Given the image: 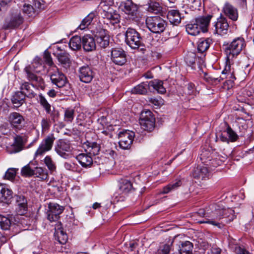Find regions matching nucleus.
Here are the masks:
<instances>
[{
  "label": "nucleus",
  "instance_id": "12",
  "mask_svg": "<svg viewBox=\"0 0 254 254\" xmlns=\"http://www.w3.org/2000/svg\"><path fill=\"white\" fill-rule=\"evenodd\" d=\"M50 79L53 84L58 88H62L68 85L67 79L65 75L58 69L50 73Z\"/></svg>",
  "mask_w": 254,
  "mask_h": 254
},
{
  "label": "nucleus",
  "instance_id": "50",
  "mask_svg": "<svg viewBox=\"0 0 254 254\" xmlns=\"http://www.w3.org/2000/svg\"><path fill=\"white\" fill-rule=\"evenodd\" d=\"M223 218L226 219V222L229 223L235 218L234 211L231 208L223 209Z\"/></svg>",
  "mask_w": 254,
  "mask_h": 254
},
{
  "label": "nucleus",
  "instance_id": "46",
  "mask_svg": "<svg viewBox=\"0 0 254 254\" xmlns=\"http://www.w3.org/2000/svg\"><path fill=\"white\" fill-rule=\"evenodd\" d=\"M26 67H30L35 72H39L43 69L42 60L38 57L35 58L31 65Z\"/></svg>",
  "mask_w": 254,
  "mask_h": 254
},
{
  "label": "nucleus",
  "instance_id": "32",
  "mask_svg": "<svg viewBox=\"0 0 254 254\" xmlns=\"http://www.w3.org/2000/svg\"><path fill=\"white\" fill-rule=\"evenodd\" d=\"M224 127L226 128L225 130L226 132L228 138L224 137L223 136V141H227L228 143L229 141L231 142H235L238 139V135L237 133L232 129L227 122H224Z\"/></svg>",
  "mask_w": 254,
  "mask_h": 254
},
{
  "label": "nucleus",
  "instance_id": "26",
  "mask_svg": "<svg viewBox=\"0 0 254 254\" xmlns=\"http://www.w3.org/2000/svg\"><path fill=\"white\" fill-rule=\"evenodd\" d=\"M103 17L109 21L112 25L118 24L120 22V15L115 11H103Z\"/></svg>",
  "mask_w": 254,
  "mask_h": 254
},
{
  "label": "nucleus",
  "instance_id": "63",
  "mask_svg": "<svg viewBox=\"0 0 254 254\" xmlns=\"http://www.w3.org/2000/svg\"><path fill=\"white\" fill-rule=\"evenodd\" d=\"M222 163V162L220 158H212L208 166L217 167L219 166H220Z\"/></svg>",
  "mask_w": 254,
  "mask_h": 254
},
{
  "label": "nucleus",
  "instance_id": "45",
  "mask_svg": "<svg viewBox=\"0 0 254 254\" xmlns=\"http://www.w3.org/2000/svg\"><path fill=\"white\" fill-rule=\"evenodd\" d=\"M33 176L39 178L42 180H46L48 179V173L45 168L35 167L34 169Z\"/></svg>",
  "mask_w": 254,
  "mask_h": 254
},
{
  "label": "nucleus",
  "instance_id": "20",
  "mask_svg": "<svg viewBox=\"0 0 254 254\" xmlns=\"http://www.w3.org/2000/svg\"><path fill=\"white\" fill-rule=\"evenodd\" d=\"M82 45L86 52L92 51L96 48L94 39L90 35H85L82 37Z\"/></svg>",
  "mask_w": 254,
  "mask_h": 254
},
{
  "label": "nucleus",
  "instance_id": "9",
  "mask_svg": "<svg viewBox=\"0 0 254 254\" xmlns=\"http://www.w3.org/2000/svg\"><path fill=\"white\" fill-rule=\"evenodd\" d=\"M119 144L123 149L126 150L130 148L134 137V133L129 130L120 131L118 134Z\"/></svg>",
  "mask_w": 254,
  "mask_h": 254
},
{
  "label": "nucleus",
  "instance_id": "21",
  "mask_svg": "<svg viewBox=\"0 0 254 254\" xmlns=\"http://www.w3.org/2000/svg\"><path fill=\"white\" fill-rule=\"evenodd\" d=\"M212 15H207V16H200L196 18L194 20L199 27L200 28L201 31L206 32L208 30V27Z\"/></svg>",
  "mask_w": 254,
  "mask_h": 254
},
{
  "label": "nucleus",
  "instance_id": "30",
  "mask_svg": "<svg viewBox=\"0 0 254 254\" xmlns=\"http://www.w3.org/2000/svg\"><path fill=\"white\" fill-rule=\"evenodd\" d=\"M85 150L89 155L95 156L100 151L99 145L95 142L87 141L84 144Z\"/></svg>",
  "mask_w": 254,
  "mask_h": 254
},
{
  "label": "nucleus",
  "instance_id": "57",
  "mask_svg": "<svg viewBox=\"0 0 254 254\" xmlns=\"http://www.w3.org/2000/svg\"><path fill=\"white\" fill-rule=\"evenodd\" d=\"M16 170L14 168H9L5 173L4 179L10 181L13 180L16 175Z\"/></svg>",
  "mask_w": 254,
  "mask_h": 254
},
{
  "label": "nucleus",
  "instance_id": "27",
  "mask_svg": "<svg viewBox=\"0 0 254 254\" xmlns=\"http://www.w3.org/2000/svg\"><path fill=\"white\" fill-rule=\"evenodd\" d=\"M119 190L123 193H127L133 189L131 182L126 179H120L118 180Z\"/></svg>",
  "mask_w": 254,
  "mask_h": 254
},
{
  "label": "nucleus",
  "instance_id": "29",
  "mask_svg": "<svg viewBox=\"0 0 254 254\" xmlns=\"http://www.w3.org/2000/svg\"><path fill=\"white\" fill-rule=\"evenodd\" d=\"M24 70L26 73V77L29 81L36 82L40 85L44 84L43 79L41 77L36 75L34 73L35 72L30 67L26 66Z\"/></svg>",
  "mask_w": 254,
  "mask_h": 254
},
{
  "label": "nucleus",
  "instance_id": "14",
  "mask_svg": "<svg viewBox=\"0 0 254 254\" xmlns=\"http://www.w3.org/2000/svg\"><path fill=\"white\" fill-rule=\"evenodd\" d=\"M225 75L226 81L223 83V89L230 90L234 85V80L235 79L234 71L231 69L230 64H226L223 69V75Z\"/></svg>",
  "mask_w": 254,
  "mask_h": 254
},
{
  "label": "nucleus",
  "instance_id": "16",
  "mask_svg": "<svg viewBox=\"0 0 254 254\" xmlns=\"http://www.w3.org/2000/svg\"><path fill=\"white\" fill-rule=\"evenodd\" d=\"M70 145L68 141L63 139H60L57 142L55 146V151L61 157L64 158H67L68 155L66 152L70 151Z\"/></svg>",
  "mask_w": 254,
  "mask_h": 254
},
{
  "label": "nucleus",
  "instance_id": "23",
  "mask_svg": "<svg viewBox=\"0 0 254 254\" xmlns=\"http://www.w3.org/2000/svg\"><path fill=\"white\" fill-rule=\"evenodd\" d=\"M12 197V191L3 185H0V201L8 204Z\"/></svg>",
  "mask_w": 254,
  "mask_h": 254
},
{
  "label": "nucleus",
  "instance_id": "2",
  "mask_svg": "<svg viewBox=\"0 0 254 254\" xmlns=\"http://www.w3.org/2000/svg\"><path fill=\"white\" fill-rule=\"evenodd\" d=\"M146 24L148 29L156 34L163 32L167 26L166 21L159 16L148 17L146 20Z\"/></svg>",
  "mask_w": 254,
  "mask_h": 254
},
{
  "label": "nucleus",
  "instance_id": "35",
  "mask_svg": "<svg viewBox=\"0 0 254 254\" xmlns=\"http://www.w3.org/2000/svg\"><path fill=\"white\" fill-rule=\"evenodd\" d=\"M167 17L169 21L174 25H177L181 22V17L178 10L172 9L169 10Z\"/></svg>",
  "mask_w": 254,
  "mask_h": 254
},
{
  "label": "nucleus",
  "instance_id": "22",
  "mask_svg": "<svg viewBox=\"0 0 254 254\" xmlns=\"http://www.w3.org/2000/svg\"><path fill=\"white\" fill-rule=\"evenodd\" d=\"M223 12L225 15L233 21H236L238 17V11L236 8L229 2H226L223 7Z\"/></svg>",
  "mask_w": 254,
  "mask_h": 254
},
{
  "label": "nucleus",
  "instance_id": "38",
  "mask_svg": "<svg viewBox=\"0 0 254 254\" xmlns=\"http://www.w3.org/2000/svg\"><path fill=\"white\" fill-rule=\"evenodd\" d=\"M186 29L187 33L192 36H196L199 34L201 31L200 28L197 25L195 21H191L186 26Z\"/></svg>",
  "mask_w": 254,
  "mask_h": 254
},
{
  "label": "nucleus",
  "instance_id": "52",
  "mask_svg": "<svg viewBox=\"0 0 254 254\" xmlns=\"http://www.w3.org/2000/svg\"><path fill=\"white\" fill-rule=\"evenodd\" d=\"M148 11L157 14L161 11V7L158 2H151L149 4L148 7Z\"/></svg>",
  "mask_w": 254,
  "mask_h": 254
},
{
  "label": "nucleus",
  "instance_id": "48",
  "mask_svg": "<svg viewBox=\"0 0 254 254\" xmlns=\"http://www.w3.org/2000/svg\"><path fill=\"white\" fill-rule=\"evenodd\" d=\"M37 100L38 103H39L40 105L43 107V108L45 110L46 112L49 113L50 108H51V106L48 103L45 96L42 94H40L38 95Z\"/></svg>",
  "mask_w": 254,
  "mask_h": 254
},
{
  "label": "nucleus",
  "instance_id": "34",
  "mask_svg": "<svg viewBox=\"0 0 254 254\" xmlns=\"http://www.w3.org/2000/svg\"><path fill=\"white\" fill-rule=\"evenodd\" d=\"M193 248V244L190 242H181L179 246V252L180 254H191Z\"/></svg>",
  "mask_w": 254,
  "mask_h": 254
},
{
  "label": "nucleus",
  "instance_id": "19",
  "mask_svg": "<svg viewBox=\"0 0 254 254\" xmlns=\"http://www.w3.org/2000/svg\"><path fill=\"white\" fill-rule=\"evenodd\" d=\"M192 175L194 178L205 180L208 178L209 173L207 167L199 165L194 168Z\"/></svg>",
  "mask_w": 254,
  "mask_h": 254
},
{
  "label": "nucleus",
  "instance_id": "37",
  "mask_svg": "<svg viewBox=\"0 0 254 254\" xmlns=\"http://www.w3.org/2000/svg\"><path fill=\"white\" fill-rule=\"evenodd\" d=\"M213 34L215 36H221L222 34V11L220 13L217 21L214 23L212 28Z\"/></svg>",
  "mask_w": 254,
  "mask_h": 254
},
{
  "label": "nucleus",
  "instance_id": "31",
  "mask_svg": "<svg viewBox=\"0 0 254 254\" xmlns=\"http://www.w3.org/2000/svg\"><path fill=\"white\" fill-rule=\"evenodd\" d=\"M33 85L27 82H24L22 83L20 87V91L23 94H24L26 97L28 98H33L35 97L36 94L33 91Z\"/></svg>",
  "mask_w": 254,
  "mask_h": 254
},
{
  "label": "nucleus",
  "instance_id": "3",
  "mask_svg": "<svg viewBox=\"0 0 254 254\" xmlns=\"http://www.w3.org/2000/svg\"><path fill=\"white\" fill-rule=\"evenodd\" d=\"M23 22V18L20 12L18 10H13L5 18L2 26L4 30L16 29Z\"/></svg>",
  "mask_w": 254,
  "mask_h": 254
},
{
  "label": "nucleus",
  "instance_id": "62",
  "mask_svg": "<svg viewBox=\"0 0 254 254\" xmlns=\"http://www.w3.org/2000/svg\"><path fill=\"white\" fill-rule=\"evenodd\" d=\"M170 252V246L169 245H164L160 247L159 250L160 254H169Z\"/></svg>",
  "mask_w": 254,
  "mask_h": 254
},
{
  "label": "nucleus",
  "instance_id": "33",
  "mask_svg": "<svg viewBox=\"0 0 254 254\" xmlns=\"http://www.w3.org/2000/svg\"><path fill=\"white\" fill-rule=\"evenodd\" d=\"M54 236L55 240L62 245L66 244L67 241V234L62 228H56Z\"/></svg>",
  "mask_w": 254,
  "mask_h": 254
},
{
  "label": "nucleus",
  "instance_id": "6",
  "mask_svg": "<svg viewBox=\"0 0 254 254\" xmlns=\"http://www.w3.org/2000/svg\"><path fill=\"white\" fill-rule=\"evenodd\" d=\"M155 119L150 111H145L141 113L139 124L143 129L147 131H152L155 127Z\"/></svg>",
  "mask_w": 254,
  "mask_h": 254
},
{
  "label": "nucleus",
  "instance_id": "55",
  "mask_svg": "<svg viewBox=\"0 0 254 254\" xmlns=\"http://www.w3.org/2000/svg\"><path fill=\"white\" fill-rule=\"evenodd\" d=\"M74 116V111L73 109H67L64 112V121L71 123L73 121Z\"/></svg>",
  "mask_w": 254,
  "mask_h": 254
},
{
  "label": "nucleus",
  "instance_id": "54",
  "mask_svg": "<svg viewBox=\"0 0 254 254\" xmlns=\"http://www.w3.org/2000/svg\"><path fill=\"white\" fill-rule=\"evenodd\" d=\"M196 59V54L193 52H189L185 57V61L190 66L195 64Z\"/></svg>",
  "mask_w": 254,
  "mask_h": 254
},
{
  "label": "nucleus",
  "instance_id": "18",
  "mask_svg": "<svg viewBox=\"0 0 254 254\" xmlns=\"http://www.w3.org/2000/svg\"><path fill=\"white\" fill-rule=\"evenodd\" d=\"M96 37L97 44L100 47L105 48L109 45L110 37L107 31L100 30Z\"/></svg>",
  "mask_w": 254,
  "mask_h": 254
},
{
  "label": "nucleus",
  "instance_id": "15",
  "mask_svg": "<svg viewBox=\"0 0 254 254\" xmlns=\"http://www.w3.org/2000/svg\"><path fill=\"white\" fill-rule=\"evenodd\" d=\"M16 211L17 214L23 215L26 214L28 210L27 200L22 195L15 196Z\"/></svg>",
  "mask_w": 254,
  "mask_h": 254
},
{
  "label": "nucleus",
  "instance_id": "61",
  "mask_svg": "<svg viewBox=\"0 0 254 254\" xmlns=\"http://www.w3.org/2000/svg\"><path fill=\"white\" fill-rule=\"evenodd\" d=\"M44 59L46 64H47L48 65H51L53 64L50 53L48 51H45L44 52Z\"/></svg>",
  "mask_w": 254,
  "mask_h": 254
},
{
  "label": "nucleus",
  "instance_id": "24",
  "mask_svg": "<svg viewBox=\"0 0 254 254\" xmlns=\"http://www.w3.org/2000/svg\"><path fill=\"white\" fill-rule=\"evenodd\" d=\"M76 160L84 168L90 167L93 164V159L90 155L86 153H80L76 156Z\"/></svg>",
  "mask_w": 254,
  "mask_h": 254
},
{
  "label": "nucleus",
  "instance_id": "59",
  "mask_svg": "<svg viewBox=\"0 0 254 254\" xmlns=\"http://www.w3.org/2000/svg\"><path fill=\"white\" fill-rule=\"evenodd\" d=\"M186 3L192 10L196 9L200 4L199 0H186Z\"/></svg>",
  "mask_w": 254,
  "mask_h": 254
},
{
  "label": "nucleus",
  "instance_id": "8",
  "mask_svg": "<svg viewBox=\"0 0 254 254\" xmlns=\"http://www.w3.org/2000/svg\"><path fill=\"white\" fill-rule=\"evenodd\" d=\"M119 7L122 11L128 15L129 18L133 19L137 17L138 6L131 0L121 1Z\"/></svg>",
  "mask_w": 254,
  "mask_h": 254
},
{
  "label": "nucleus",
  "instance_id": "42",
  "mask_svg": "<svg viewBox=\"0 0 254 254\" xmlns=\"http://www.w3.org/2000/svg\"><path fill=\"white\" fill-rule=\"evenodd\" d=\"M150 86H151V91L155 90L158 93L163 94L166 92V89L163 86V82L159 80L150 81Z\"/></svg>",
  "mask_w": 254,
  "mask_h": 254
},
{
  "label": "nucleus",
  "instance_id": "51",
  "mask_svg": "<svg viewBox=\"0 0 254 254\" xmlns=\"http://www.w3.org/2000/svg\"><path fill=\"white\" fill-rule=\"evenodd\" d=\"M44 163L48 167V169L53 172L56 171V166L54 162L52 160L51 157L50 156H47L44 158Z\"/></svg>",
  "mask_w": 254,
  "mask_h": 254
},
{
  "label": "nucleus",
  "instance_id": "43",
  "mask_svg": "<svg viewBox=\"0 0 254 254\" xmlns=\"http://www.w3.org/2000/svg\"><path fill=\"white\" fill-rule=\"evenodd\" d=\"M212 158L213 156L210 151L206 149L202 150L201 153L200 154V159L203 164L206 166H209Z\"/></svg>",
  "mask_w": 254,
  "mask_h": 254
},
{
  "label": "nucleus",
  "instance_id": "25",
  "mask_svg": "<svg viewBox=\"0 0 254 254\" xmlns=\"http://www.w3.org/2000/svg\"><path fill=\"white\" fill-rule=\"evenodd\" d=\"M148 91L151 92V86H150V81H146L143 82L134 87L131 90V92L133 94L145 95Z\"/></svg>",
  "mask_w": 254,
  "mask_h": 254
},
{
  "label": "nucleus",
  "instance_id": "41",
  "mask_svg": "<svg viewBox=\"0 0 254 254\" xmlns=\"http://www.w3.org/2000/svg\"><path fill=\"white\" fill-rule=\"evenodd\" d=\"M81 43L82 38L78 36H74L70 39L69 46L73 51L78 50L81 48Z\"/></svg>",
  "mask_w": 254,
  "mask_h": 254
},
{
  "label": "nucleus",
  "instance_id": "39",
  "mask_svg": "<svg viewBox=\"0 0 254 254\" xmlns=\"http://www.w3.org/2000/svg\"><path fill=\"white\" fill-rule=\"evenodd\" d=\"M182 185V183L180 180H176L175 182H172L163 187L162 193L163 194L168 193L178 189Z\"/></svg>",
  "mask_w": 254,
  "mask_h": 254
},
{
  "label": "nucleus",
  "instance_id": "10",
  "mask_svg": "<svg viewBox=\"0 0 254 254\" xmlns=\"http://www.w3.org/2000/svg\"><path fill=\"white\" fill-rule=\"evenodd\" d=\"M48 208L47 212V219L51 222L58 220L64 209L63 206L55 203H50Z\"/></svg>",
  "mask_w": 254,
  "mask_h": 254
},
{
  "label": "nucleus",
  "instance_id": "5",
  "mask_svg": "<svg viewBox=\"0 0 254 254\" xmlns=\"http://www.w3.org/2000/svg\"><path fill=\"white\" fill-rule=\"evenodd\" d=\"M7 121L12 128L16 132L25 127V119L18 112L10 113L7 117Z\"/></svg>",
  "mask_w": 254,
  "mask_h": 254
},
{
  "label": "nucleus",
  "instance_id": "60",
  "mask_svg": "<svg viewBox=\"0 0 254 254\" xmlns=\"http://www.w3.org/2000/svg\"><path fill=\"white\" fill-rule=\"evenodd\" d=\"M47 114H49L50 115V117L51 118V120L53 122H55L57 121L59 116V113L58 111H56L54 110L53 111L51 110V108H50V111L49 113H46Z\"/></svg>",
  "mask_w": 254,
  "mask_h": 254
},
{
  "label": "nucleus",
  "instance_id": "1",
  "mask_svg": "<svg viewBox=\"0 0 254 254\" xmlns=\"http://www.w3.org/2000/svg\"><path fill=\"white\" fill-rule=\"evenodd\" d=\"M223 46H226L225 48L226 55V64H230V59L233 58L235 56H237L241 52L245 46V41L243 38H238L234 39L230 45L224 42Z\"/></svg>",
  "mask_w": 254,
  "mask_h": 254
},
{
  "label": "nucleus",
  "instance_id": "53",
  "mask_svg": "<svg viewBox=\"0 0 254 254\" xmlns=\"http://www.w3.org/2000/svg\"><path fill=\"white\" fill-rule=\"evenodd\" d=\"M23 12L29 17L34 16L35 11L33 6L29 4L25 3L23 6Z\"/></svg>",
  "mask_w": 254,
  "mask_h": 254
},
{
  "label": "nucleus",
  "instance_id": "17",
  "mask_svg": "<svg viewBox=\"0 0 254 254\" xmlns=\"http://www.w3.org/2000/svg\"><path fill=\"white\" fill-rule=\"evenodd\" d=\"M197 213L198 215L201 217H205L204 219L202 221H198V223L200 224L202 223H208L210 224H212L215 226L219 228H221V223L219 222L221 220V217H220L219 219L218 218H209L207 217H209L208 216V213L206 212L204 209H200L197 212Z\"/></svg>",
  "mask_w": 254,
  "mask_h": 254
},
{
  "label": "nucleus",
  "instance_id": "13",
  "mask_svg": "<svg viewBox=\"0 0 254 254\" xmlns=\"http://www.w3.org/2000/svg\"><path fill=\"white\" fill-rule=\"evenodd\" d=\"M79 77L81 81L88 83L93 79L95 73L92 68L88 65H83L78 70Z\"/></svg>",
  "mask_w": 254,
  "mask_h": 254
},
{
  "label": "nucleus",
  "instance_id": "49",
  "mask_svg": "<svg viewBox=\"0 0 254 254\" xmlns=\"http://www.w3.org/2000/svg\"><path fill=\"white\" fill-rule=\"evenodd\" d=\"M11 224V220L8 218L0 215V227L2 230H9Z\"/></svg>",
  "mask_w": 254,
  "mask_h": 254
},
{
  "label": "nucleus",
  "instance_id": "7",
  "mask_svg": "<svg viewBox=\"0 0 254 254\" xmlns=\"http://www.w3.org/2000/svg\"><path fill=\"white\" fill-rule=\"evenodd\" d=\"M55 139L54 134H51L43 139L35 153V157L43 155L47 152L50 151L53 147Z\"/></svg>",
  "mask_w": 254,
  "mask_h": 254
},
{
  "label": "nucleus",
  "instance_id": "56",
  "mask_svg": "<svg viewBox=\"0 0 254 254\" xmlns=\"http://www.w3.org/2000/svg\"><path fill=\"white\" fill-rule=\"evenodd\" d=\"M34 169H32L29 164L24 166L21 170L22 176L27 177L33 176Z\"/></svg>",
  "mask_w": 254,
  "mask_h": 254
},
{
  "label": "nucleus",
  "instance_id": "4",
  "mask_svg": "<svg viewBox=\"0 0 254 254\" xmlns=\"http://www.w3.org/2000/svg\"><path fill=\"white\" fill-rule=\"evenodd\" d=\"M126 42L133 49H138L143 45L140 34L134 29L128 28L126 32Z\"/></svg>",
  "mask_w": 254,
  "mask_h": 254
},
{
  "label": "nucleus",
  "instance_id": "28",
  "mask_svg": "<svg viewBox=\"0 0 254 254\" xmlns=\"http://www.w3.org/2000/svg\"><path fill=\"white\" fill-rule=\"evenodd\" d=\"M26 96L20 91L15 92L11 97V101L15 108L22 106L25 101Z\"/></svg>",
  "mask_w": 254,
  "mask_h": 254
},
{
  "label": "nucleus",
  "instance_id": "64",
  "mask_svg": "<svg viewBox=\"0 0 254 254\" xmlns=\"http://www.w3.org/2000/svg\"><path fill=\"white\" fill-rule=\"evenodd\" d=\"M75 166H76L74 163L65 162L64 164V167L65 168V169L69 171H74Z\"/></svg>",
  "mask_w": 254,
  "mask_h": 254
},
{
  "label": "nucleus",
  "instance_id": "44",
  "mask_svg": "<svg viewBox=\"0 0 254 254\" xmlns=\"http://www.w3.org/2000/svg\"><path fill=\"white\" fill-rule=\"evenodd\" d=\"M95 12H90L86 17H85L81 21V23L78 26V28L81 30H84L87 28L91 23L93 19L95 17Z\"/></svg>",
  "mask_w": 254,
  "mask_h": 254
},
{
  "label": "nucleus",
  "instance_id": "11",
  "mask_svg": "<svg viewBox=\"0 0 254 254\" xmlns=\"http://www.w3.org/2000/svg\"><path fill=\"white\" fill-rule=\"evenodd\" d=\"M111 60L116 64L123 65L127 62L126 52L121 48H114L111 50Z\"/></svg>",
  "mask_w": 254,
  "mask_h": 254
},
{
  "label": "nucleus",
  "instance_id": "58",
  "mask_svg": "<svg viewBox=\"0 0 254 254\" xmlns=\"http://www.w3.org/2000/svg\"><path fill=\"white\" fill-rule=\"evenodd\" d=\"M41 127L42 132H45L49 130L51 126V122L49 119L43 118L41 121Z\"/></svg>",
  "mask_w": 254,
  "mask_h": 254
},
{
  "label": "nucleus",
  "instance_id": "40",
  "mask_svg": "<svg viewBox=\"0 0 254 254\" xmlns=\"http://www.w3.org/2000/svg\"><path fill=\"white\" fill-rule=\"evenodd\" d=\"M211 40L209 38H201L198 42L197 50L200 53L205 52L209 48Z\"/></svg>",
  "mask_w": 254,
  "mask_h": 254
},
{
  "label": "nucleus",
  "instance_id": "36",
  "mask_svg": "<svg viewBox=\"0 0 254 254\" xmlns=\"http://www.w3.org/2000/svg\"><path fill=\"white\" fill-rule=\"evenodd\" d=\"M57 59L59 62L65 68H67L70 66V60L69 55L66 52H62L58 54Z\"/></svg>",
  "mask_w": 254,
  "mask_h": 254
},
{
  "label": "nucleus",
  "instance_id": "47",
  "mask_svg": "<svg viewBox=\"0 0 254 254\" xmlns=\"http://www.w3.org/2000/svg\"><path fill=\"white\" fill-rule=\"evenodd\" d=\"M24 145V143L22 136L20 135H16L14 138V141L13 144V146L15 149V152H18L21 151Z\"/></svg>",
  "mask_w": 254,
  "mask_h": 254
}]
</instances>
